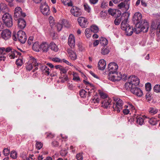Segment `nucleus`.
I'll return each instance as SVG.
<instances>
[{
  "label": "nucleus",
  "mask_w": 160,
  "mask_h": 160,
  "mask_svg": "<svg viewBox=\"0 0 160 160\" xmlns=\"http://www.w3.org/2000/svg\"><path fill=\"white\" fill-rule=\"evenodd\" d=\"M134 32L137 34H138L141 31L142 29H141L140 25L138 24H136Z\"/></svg>",
  "instance_id": "36"
},
{
  "label": "nucleus",
  "mask_w": 160,
  "mask_h": 160,
  "mask_svg": "<svg viewBox=\"0 0 160 160\" xmlns=\"http://www.w3.org/2000/svg\"><path fill=\"white\" fill-rule=\"evenodd\" d=\"M17 153L15 151H11L10 157L13 159H15L17 157Z\"/></svg>",
  "instance_id": "45"
},
{
  "label": "nucleus",
  "mask_w": 160,
  "mask_h": 160,
  "mask_svg": "<svg viewBox=\"0 0 160 160\" xmlns=\"http://www.w3.org/2000/svg\"><path fill=\"white\" fill-rule=\"evenodd\" d=\"M68 44L71 48H73L75 45V38L72 34H70L68 37Z\"/></svg>",
  "instance_id": "19"
},
{
  "label": "nucleus",
  "mask_w": 160,
  "mask_h": 160,
  "mask_svg": "<svg viewBox=\"0 0 160 160\" xmlns=\"http://www.w3.org/2000/svg\"><path fill=\"white\" fill-rule=\"evenodd\" d=\"M3 152L5 156H7L10 153V150L8 148H5L3 149Z\"/></svg>",
  "instance_id": "51"
},
{
  "label": "nucleus",
  "mask_w": 160,
  "mask_h": 160,
  "mask_svg": "<svg viewBox=\"0 0 160 160\" xmlns=\"http://www.w3.org/2000/svg\"><path fill=\"white\" fill-rule=\"evenodd\" d=\"M145 88L147 91H149L151 89V85L149 83H147L145 84Z\"/></svg>",
  "instance_id": "50"
},
{
  "label": "nucleus",
  "mask_w": 160,
  "mask_h": 160,
  "mask_svg": "<svg viewBox=\"0 0 160 160\" xmlns=\"http://www.w3.org/2000/svg\"><path fill=\"white\" fill-rule=\"evenodd\" d=\"M67 153V151L65 150H62L60 152V154L62 156H65Z\"/></svg>",
  "instance_id": "60"
},
{
  "label": "nucleus",
  "mask_w": 160,
  "mask_h": 160,
  "mask_svg": "<svg viewBox=\"0 0 160 160\" xmlns=\"http://www.w3.org/2000/svg\"><path fill=\"white\" fill-rule=\"evenodd\" d=\"M107 2H106L103 1L101 3V7L102 8H105L106 7H107Z\"/></svg>",
  "instance_id": "62"
},
{
  "label": "nucleus",
  "mask_w": 160,
  "mask_h": 160,
  "mask_svg": "<svg viewBox=\"0 0 160 160\" xmlns=\"http://www.w3.org/2000/svg\"><path fill=\"white\" fill-rule=\"evenodd\" d=\"M123 105V102L122 100L119 98H115L113 105V111L119 112L122 109Z\"/></svg>",
  "instance_id": "3"
},
{
  "label": "nucleus",
  "mask_w": 160,
  "mask_h": 160,
  "mask_svg": "<svg viewBox=\"0 0 160 160\" xmlns=\"http://www.w3.org/2000/svg\"><path fill=\"white\" fill-rule=\"evenodd\" d=\"M140 27L142 32H147L149 28L148 22L144 21L142 25H140Z\"/></svg>",
  "instance_id": "29"
},
{
  "label": "nucleus",
  "mask_w": 160,
  "mask_h": 160,
  "mask_svg": "<svg viewBox=\"0 0 160 160\" xmlns=\"http://www.w3.org/2000/svg\"><path fill=\"white\" fill-rule=\"evenodd\" d=\"M50 49L54 52H57L58 48L57 46L53 42H51L49 45Z\"/></svg>",
  "instance_id": "30"
},
{
  "label": "nucleus",
  "mask_w": 160,
  "mask_h": 160,
  "mask_svg": "<svg viewBox=\"0 0 160 160\" xmlns=\"http://www.w3.org/2000/svg\"><path fill=\"white\" fill-rule=\"evenodd\" d=\"M86 91L82 89L80 91L79 95L82 98H84L86 96Z\"/></svg>",
  "instance_id": "42"
},
{
  "label": "nucleus",
  "mask_w": 160,
  "mask_h": 160,
  "mask_svg": "<svg viewBox=\"0 0 160 160\" xmlns=\"http://www.w3.org/2000/svg\"><path fill=\"white\" fill-rule=\"evenodd\" d=\"M47 138H52L54 137V135L51 133L47 132L45 133Z\"/></svg>",
  "instance_id": "56"
},
{
  "label": "nucleus",
  "mask_w": 160,
  "mask_h": 160,
  "mask_svg": "<svg viewBox=\"0 0 160 160\" xmlns=\"http://www.w3.org/2000/svg\"><path fill=\"white\" fill-rule=\"evenodd\" d=\"M67 52L69 57L72 60H75L77 59V56L74 51L70 49H68L67 50Z\"/></svg>",
  "instance_id": "24"
},
{
  "label": "nucleus",
  "mask_w": 160,
  "mask_h": 160,
  "mask_svg": "<svg viewBox=\"0 0 160 160\" xmlns=\"http://www.w3.org/2000/svg\"><path fill=\"white\" fill-rule=\"evenodd\" d=\"M40 69L42 70L43 73L46 75H48L50 73L51 69H50L47 66L45 65H42L41 64V66H39Z\"/></svg>",
  "instance_id": "20"
},
{
  "label": "nucleus",
  "mask_w": 160,
  "mask_h": 160,
  "mask_svg": "<svg viewBox=\"0 0 160 160\" xmlns=\"http://www.w3.org/2000/svg\"><path fill=\"white\" fill-rule=\"evenodd\" d=\"M100 17L102 19H105L106 17V14L105 12L102 11L100 12Z\"/></svg>",
  "instance_id": "57"
},
{
  "label": "nucleus",
  "mask_w": 160,
  "mask_h": 160,
  "mask_svg": "<svg viewBox=\"0 0 160 160\" xmlns=\"http://www.w3.org/2000/svg\"><path fill=\"white\" fill-rule=\"evenodd\" d=\"M33 40V37H29L28 40V44L29 45H31L32 43Z\"/></svg>",
  "instance_id": "58"
},
{
  "label": "nucleus",
  "mask_w": 160,
  "mask_h": 160,
  "mask_svg": "<svg viewBox=\"0 0 160 160\" xmlns=\"http://www.w3.org/2000/svg\"><path fill=\"white\" fill-rule=\"evenodd\" d=\"M131 92L133 94L138 97H141L143 95L142 90L139 88L136 87L131 88L130 89Z\"/></svg>",
  "instance_id": "15"
},
{
  "label": "nucleus",
  "mask_w": 160,
  "mask_h": 160,
  "mask_svg": "<svg viewBox=\"0 0 160 160\" xmlns=\"http://www.w3.org/2000/svg\"><path fill=\"white\" fill-rule=\"evenodd\" d=\"M16 64L18 66H21L23 63V61L21 59H18L16 61Z\"/></svg>",
  "instance_id": "52"
},
{
  "label": "nucleus",
  "mask_w": 160,
  "mask_h": 160,
  "mask_svg": "<svg viewBox=\"0 0 160 160\" xmlns=\"http://www.w3.org/2000/svg\"><path fill=\"white\" fill-rule=\"evenodd\" d=\"M78 22L80 26L82 28H85L88 24L87 19L83 17H80L78 19Z\"/></svg>",
  "instance_id": "14"
},
{
  "label": "nucleus",
  "mask_w": 160,
  "mask_h": 160,
  "mask_svg": "<svg viewBox=\"0 0 160 160\" xmlns=\"http://www.w3.org/2000/svg\"><path fill=\"white\" fill-rule=\"evenodd\" d=\"M18 28L21 29H23L26 25V22L25 20L22 18L17 19Z\"/></svg>",
  "instance_id": "25"
},
{
  "label": "nucleus",
  "mask_w": 160,
  "mask_h": 160,
  "mask_svg": "<svg viewBox=\"0 0 160 160\" xmlns=\"http://www.w3.org/2000/svg\"><path fill=\"white\" fill-rule=\"evenodd\" d=\"M130 112V110H129V109H128V108H127L126 109H123V113L125 114H128Z\"/></svg>",
  "instance_id": "63"
},
{
  "label": "nucleus",
  "mask_w": 160,
  "mask_h": 160,
  "mask_svg": "<svg viewBox=\"0 0 160 160\" xmlns=\"http://www.w3.org/2000/svg\"><path fill=\"white\" fill-rule=\"evenodd\" d=\"M60 22L61 23H58L56 26L57 29L58 31H60L62 30L63 26L65 27L68 26L67 25L68 22L66 20H62L60 21Z\"/></svg>",
  "instance_id": "22"
},
{
  "label": "nucleus",
  "mask_w": 160,
  "mask_h": 160,
  "mask_svg": "<svg viewBox=\"0 0 160 160\" xmlns=\"http://www.w3.org/2000/svg\"><path fill=\"white\" fill-rule=\"evenodd\" d=\"M128 17L129 15H127L126 13H123L121 17L117 18L115 19L114 21V24L116 25H118L122 20V22L121 24V28L122 24L123 22L125 24L126 22H128Z\"/></svg>",
  "instance_id": "7"
},
{
  "label": "nucleus",
  "mask_w": 160,
  "mask_h": 160,
  "mask_svg": "<svg viewBox=\"0 0 160 160\" xmlns=\"http://www.w3.org/2000/svg\"><path fill=\"white\" fill-rule=\"evenodd\" d=\"M73 80L75 81H78L80 80V78L78 75L77 73H74L73 74Z\"/></svg>",
  "instance_id": "49"
},
{
  "label": "nucleus",
  "mask_w": 160,
  "mask_h": 160,
  "mask_svg": "<svg viewBox=\"0 0 160 160\" xmlns=\"http://www.w3.org/2000/svg\"><path fill=\"white\" fill-rule=\"evenodd\" d=\"M99 94L103 100L106 99V98H109L108 97L107 95L103 92H99Z\"/></svg>",
  "instance_id": "46"
},
{
  "label": "nucleus",
  "mask_w": 160,
  "mask_h": 160,
  "mask_svg": "<svg viewBox=\"0 0 160 160\" xmlns=\"http://www.w3.org/2000/svg\"><path fill=\"white\" fill-rule=\"evenodd\" d=\"M32 64L36 67L35 69L37 70L38 68L37 67L41 66V63L33 57H30L28 62L26 64V68L27 70L30 71L32 68Z\"/></svg>",
  "instance_id": "2"
},
{
  "label": "nucleus",
  "mask_w": 160,
  "mask_h": 160,
  "mask_svg": "<svg viewBox=\"0 0 160 160\" xmlns=\"http://www.w3.org/2000/svg\"><path fill=\"white\" fill-rule=\"evenodd\" d=\"M126 108L129 109V110L132 111L135 110L134 107L131 104L129 103L128 106H126Z\"/></svg>",
  "instance_id": "54"
},
{
  "label": "nucleus",
  "mask_w": 160,
  "mask_h": 160,
  "mask_svg": "<svg viewBox=\"0 0 160 160\" xmlns=\"http://www.w3.org/2000/svg\"><path fill=\"white\" fill-rule=\"evenodd\" d=\"M111 102L110 98H106L102 101V107L105 108H107L109 106Z\"/></svg>",
  "instance_id": "23"
},
{
  "label": "nucleus",
  "mask_w": 160,
  "mask_h": 160,
  "mask_svg": "<svg viewBox=\"0 0 160 160\" xmlns=\"http://www.w3.org/2000/svg\"><path fill=\"white\" fill-rule=\"evenodd\" d=\"M62 2L65 5L68 6H72L73 5L72 0H61Z\"/></svg>",
  "instance_id": "37"
},
{
  "label": "nucleus",
  "mask_w": 160,
  "mask_h": 160,
  "mask_svg": "<svg viewBox=\"0 0 160 160\" xmlns=\"http://www.w3.org/2000/svg\"><path fill=\"white\" fill-rule=\"evenodd\" d=\"M92 99L94 103H98L99 101V99L97 95H94Z\"/></svg>",
  "instance_id": "53"
},
{
  "label": "nucleus",
  "mask_w": 160,
  "mask_h": 160,
  "mask_svg": "<svg viewBox=\"0 0 160 160\" xmlns=\"http://www.w3.org/2000/svg\"><path fill=\"white\" fill-rule=\"evenodd\" d=\"M21 53L13 49L9 53L8 55L11 59H14L15 58L21 56Z\"/></svg>",
  "instance_id": "21"
},
{
  "label": "nucleus",
  "mask_w": 160,
  "mask_h": 160,
  "mask_svg": "<svg viewBox=\"0 0 160 160\" xmlns=\"http://www.w3.org/2000/svg\"><path fill=\"white\" fill-rule=\"evenodd\" d=\"M36 147L38 150L40 149L42 147V143L40 142L36 141Z\"/></svg>",
  "instance_id": "43"
},
{
  "label": "nucleus",
  "mask_w": 160,
  "mask_h": 160,
  "mask_svg": "<svg viewBox=\"0 0 160 160\" xmlns=\"http://www.w3.org/2000/svg\"><path fill=\"white\" fill-rule=\"evenodd\" d=\"M108 79L112 81L115 82L120 81L121 79V77L118 72L113 73H109L108 75Z\"/></svg>",
  "instance_id": "12"
},
{
  "label": "nucleus",
  "mask_w": 160,
  "mask_h": 160,
  "mask_svg": "<svg viewBox=\"0 0 160 160\" xmlns=\"http://www.w3.org/2000/svg\"><path fill=\"white\" fill-rule=\"evenodd\" d=\"M13 49L11 47H8L6 48H0V61L2 60L4 61L6 58L7 55L5 54L4 52L10 53Z\"/></svg>",
  "instance_id": "8"
},
{
  "label": "nucleus",
  "mask_w": 160,
  "mask_h": 160,
  "mask_svg": "<svg viewBox=\"0 0 160 160\" xmlns=\"http://www.w3.org/2000/svg\"><path fill=\"white\" fill-rule=\"evenodd\" d=\"M139 83V79L137 77L130 76L128 78V81L125 84V88L126 89L129 90L131 88H134L138 86Z\"/></svg>",
  "instance_id": "1"
},
{
  "label": "nucleus",
  "mask_w": 160,
  "mask_h": 160,
  "mask_svg": "<svg viewBox=\"0 0 160 160\" xmlns=\"http://www.w3.org/2000/svg\"><path fill=\"white\" fill-rule=\"evenodd\" d=\"M108 13L109 14L111 15L112 16H116V14L117 12H119V13L120 14H121V12L119 11L118 10L117 11L116 9H108Z\"/></svg>",
  "instance_id": "35"
},
{
  "label": "nucleus",
  "mask_w": 160,
  "mask_h": 160,
  "mask_svg": "<svg viewBox=\"0 0 160 160\" xmlns=\"http://www.w3.org/2000/svg\"><path fill=\"white\" fill-rule=\"evenodd\" d=\"M71 13L74 16L78 17L80 16L82 14L81 10L75 6H73L71 9Z\"/></svg>",
  "instance_id": "13"
},
{
  "label": "nucleus",
  "mask_w": 160,
  "mask_h": 160,
  "mask_svg": "<svg viewBox=\"0 0 160 160\" xmlns=\"http://www.w3.org/2000/svg\"><path fill=\"white\" fill-rule=\"evenodd\" d=\"M52 61L55 62H62V60L58 58H55L52 59Z\"/></svg>",
  "instance_id": "61"
},
{
  "label": "nucleus",
  "mask_w": 160,
  "mask_h": 160,
  "mask_svg": "<svg viewBox=\"0 0 160 160\" xmlns=\"http://www.w3.org/2000/svg\"><path fill=\"white\" fill-rule=\"evenodd\" d=\"M141 14L139 12H136L133 17V21L135 24H138L142 20Z\"/></svg>",
  "instance_id": "16"
},
{
  "label": "nucleus",
  "mask_w": 160,
  "mask_h": 160,
  "mask_svg": "<svg viewBox=\"0 0 160 160\" xmlns=\"http://www.w3.org/2000/svg\"><path fill=\"white\" fill-rule=\"evenodd\" d=\"M40 8L41 12L44 15H48L50 14V9L46 3L41 4Z\"/></svg>",
  "instance_id": "11"
},
{
  "label": "nucleus",
  "mask_w": 160,
  "mask_h": 160,
  "mask_svg": "<svg viewBox=\"0 0 160 160\" xmlns=\"http://www.w3.org/2000/svg\"><path fill=\"white\" fill-rule=\"evenodd\" d=\"M16 37L18 41L22 43H25L27 39L26 33L22 30L19 31L16 36H13V39L14 41L17 40Z\"/></svg>",
  "instance_id": "5"
},
{
  "label": "nucleus",
  "mask_w": 160,
  "mask_h": 160,
  "mask_svg": "<svg viewBox=\"0 0 160 160\" xmlns=\"http://www.w3.org/2000/svg\"><path fill=\"white\" fill-rule=\"evenodd\" d=\"M76 158L78 160H82L83 156L82 153H78L76 156Z\"/></svg>",
  "instance_id": "55"
},
{
  "label": "nucleus",
  "mask_w": 160,
  "mask_h": 160,
  "mask_svg": "<svg viewBox=\"0 0 160 160\" xmlns=\"http://www.w3.org/2000/svg\"><path fill=\"white\" fill-rule=\"evenodd\" d=\"M0 10L2 12L5 13L8 11V8L6 4L4 3H1L0 4Z\"/></svg>",
  "instance_id": "31"
},
{
  "label": "nucleus",
  "mask_w": 160,
  "mask_h": 160,
  "mask_svg": "<svg viewBox=\"0 0 160 160\" xmlns=\"http://www.w3.org/2000/svg\"><path fill=\"white\" fill-rule=\"evenodd\" d=\"M110 51L108 47L106 46H103V47L102 48L101 50V53L103 55H105L108 53Z\"/></svg>",
  "instance_id": "32"
},
{
  "label": "nucleus",
  "mask_w": 160,
  "mask_h": 160,
  "mask_svg": "<svg viewBox=\"0 0 160 160\" xmlns=\"http://www.w3.org/2000/svg\"><path fill=\"white\" fill-rule=\"evenodd\" d=\"M40 50L47 52L48 51L49 45L46 42H43L40 44Z\"/></svg>",
  "instance_id": "26"
},
{
  "label": "nucleus",
  "mask_w": 160,
  "mask_h": 160,
  "mask_svg": "<svg viewBox=\"0 0 160 160\" xmlns=\"http://www.w3.org/2000/svg\"><path fill=\"white\" fill-rule=\"evenodd\" d=\"M100 43L104 46H106L108 43L107 39L104 37H101L100 38Z\"/></svg>",
  "instance_id": "39"
},
{
  "label": "nucleus",
  "mask_w": 160,
  "mask_h": 160,
  "mask_svg": "<svg viewBox=\"0 0 160 160\" xmlns=\"http://www.w3.org/2000/svg\"><path fill=\"white\" fill-rule=\"evenodd\" d=\"M83 6L84 9L87 12H89L91 11V8L89 6L87 3L84 4Z\"/></svg>",
  "instance_id": "48"
},
{
  "label": "nucleus",
  "mask_w": 160,
  "mask_h": 160,
  "mask_svg": "<svg viewBox=\"0 0 160 160\" xmlns=\"http://www.w3.org/2000/svg\"><path fill=\"white\" fill-rule=\"evenodd\" d=\"M40 45H39L37 42H35L33 45L32 48L33 50L36 52H39L40 50Z\"/></svg>",
  "instance_id": "33"
},
{
  "label": "nucleus",
  "mask_w": 160,
  "mask_h": 160,
  "mask_svg": "<svg viewBox=\"0 0 160 160\" xmlns=\"http://www.w3.org/2000/svg\"><path fill=\"white\" fill-rule=\"evenodd\" d=\"M154 91L156 92H160V85L156 84L154 87Z\"/></svg>",
  "instance_id": "47"
},
{
  "label": "nucleus",
  "mask_w": 160,
  "mask_h": 160,
  "mask_svg": "<svg viewBox=\"0 0 160 160\" xmlns=\"http://www.w3.org/2000/svg\"><path fill=\"white\" fill-rule=\"evenodd\" d=\"M52 144L54 147H56L58 145V142L57 141H54L52 142Z\"/></svg>",
  "instance_id": "64"
},
{
  "label": "nucleus",
  "mask_w": 160,
  "mask_h": 160,
  "mask_svg": "<svg viewBox=\"0 0 160 160\" xmlns=\"http://www.w3.org/2000/svg\"><path fill=\"white\" fill-rule=\"evenodd\" d=\"M26 15L24 12H22L21 8L20 7H16L14 10V17L17 19L22 18V17H24Z\"/></svg>",
  "instance_id": "9"
},
{
  "label": "nucleus",
  "mask_w": 160,
  "mask_h": 160,
  "mask_svg": "<svg viewBox=\"0 0 160 160\" xmlns=\"http://www.w3.org/2000/svg\"><path fill=\"white\" fill-rule=\"evenodd\" d=\"M11 32L8 29L4 30L2 32V37L5 40L9 39L11 37Z\"/></svg>",
  "instance_id": "18"
},
{
  "label": "nucleus",
  "mask_w": 160,
  "mask_h": 160,
  "mask_svg": "<svg viewBox=\"0 0 160 160\" xmlns=\"http://www.w3.org/2000/svg\"><path fill=\"white\" fill-rule=\"evenodd\" d=\"M61 71L60 73H65L67 72L68 69H66L65 68L62 67V68H61L60 70Z\"/></svg>",
  "instance_id": "59"
},
{
  "label": "nucleus",
  "mask_w": 160,
  "mask_h": 160,
  "mask_svg": "<svg viewBox=\"0 0 160 160\" xmlns=\"http://www.w3.org/2000/svg\"><path fill=\"white\" fill-rule=\"evenodd\" d=\"M92 32L91 29L89 28H87L85 30V33L86 37L88 38L91 36V33Z\"/></svg>",
  "instance_id": "40"
},
{
  "label": "nucleus",
  "mask_w": 160,
  "mask_h": 160,
  "mask_svg": "<svg viewBox=\"0 0 160 160\" xmlns=\"http://www.w3.org/2000/svg\"><path fill=\"white\" fill-rule=\"evenodd\" d=\"M148 112L149 114L153 115L157 113L158 110L155 108L151 107L149 109Z\"/></svg>",
  "instance_id": "34"
},
{
  "label": "nucleus",
  "mask_w": 160,
  "mask_h": 160,
  "mask_svg": "<svg viewBox=\"0 0 160 160\" xmlns=\"http://www.w3.org/2000/svg\"><path fill=\"white\" fill-rule=\"evenodd\" d=\"M118 8L122 9L125 11H127L129 8V5L128 4H125V3L121 2L118 5Z\"/></svg>",
  "instance_id": "28"
},
{
  "label": "nucleus",
  "mask_w": 160,
  "mask_h": 160,
  "mask_svg": "<svg viewBox=\"0 0 160 160\" xmlns=\"http://www.w3.org/2000/svg\"><path fill=\"white\" fill-rule=\"evenodd\" d=\"M128 21L125 24L123 22L122 24L121 29L125 31L126 34L127 36H131L133 33L134 30L133 27L131 26L128 24Z\"/></svg>",
  "instance_id": "6"
},
{
  "label": "nucleus",
  "mask_w": 160,
  "mask_h": 160,
  "mask_svg": "<svg viewBox=\"0 0 160 160\" xmlns=\"http://www.w3.org/2000/svg\"><path fill=\"white\" fill-rule=\"evenodd\" d=\"M106 66V62L104 59L100 60L98 62V67L99 70H103Z\"/></svg>",
  "instance_id": "27"
},
{
  "label": "nucleus",
  "mask_w": 160,
  "mask_h": 160,
  "mask_svg": "<svg viewBox=\"0 0 160 160\" xmlns=\"http://www.w3.org/2000/svg\"><path fill=\"white\" fill-rule=\"evenodd\" d=\"M2 20L5 25L8 27H11L13 25L11 15L8 13L5 12L2 16Z\"/></svg>",
  "instance_id": "4"
},
{
  "label": "nucleus",
  "mask_w": 160,
  "mask_h": 160,
  "mask_svg": "<svg viewBox=\"0 0 160 160\" xmlns=\"http://www.w3.org/2000/svg\"><path fill=\"white\" fill-rule=\"evenodd\" d=\"M90 29L92 32L95 33L97 32L99 30L98 27L95 25L92 26L91 27V28Z\"/></svg>",
  "instance_id": "41"
},
{
  "label": "nucleus",
  "mask_w": 160,
  "mask_h": 160,
  "mask_svg": "<svg viewBox=\"0 0 160 160\" xmlns=\"http://www.w3.org/2000/svg\"><path fill=\"white\" fill-rule=\"evenodd\" d=\"M147 118L149 119L148 122L150 124L154 125L157 123V120L156 118H150L149 117H148Z\"/></svg>",
  "instance_id": "38"
},
{
  "label": "nucleus",
  "mask_w": 160,
  "mask_h": 160,
  "mask_svg": "<svg viewBox=\"0 0 160 160\" xmlns=\"http://www.w3.org/2000/svg\"><path fill=\"white\" fill-rule=\"evenodd\" d=\"M90 88H91V91H95V88L93 85L89 83L88 86H87L86 89L89 90L90 89Z\"/></svg>",
  "instance_id": "44"
},
{
  "label": "nucleus",
  "mask_w": 160,
  "mask_h": 160,
  "mask_svg": "<svg viewBox=\"0 0 160 160\" xmlns=\"http://www.w3.org/2000/svg\"><path fill=\"white\" fill-rule=\"evenodd\" d=\"M118 66L117 63L114 62H111L108 65V69L109 73L117 72Z\"/></svg>",
  "instance_id": "10"
},
{
  "label": "nucleus",
  "mask_w": 160,
  "mask_h": 160,
  "mask_svg": "<svg viewBox=\"0 0 160 160\" xmlns=\"http://www.w3.org/2000/svg\"><path fill=\"white\" fill-rule=\"evenodd\" d=\"M142 117L143 118L137 115L136 114H134V118H135L136 119L137 123L140 125H142L144 124V119L147 118H148V117L145 115L143 116Z\"/></svg>",
  "instance_id": "17"
}]
</instances>
